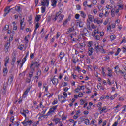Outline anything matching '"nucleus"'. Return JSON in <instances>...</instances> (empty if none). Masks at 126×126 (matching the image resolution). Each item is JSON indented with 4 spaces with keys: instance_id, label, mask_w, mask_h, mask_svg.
I'll use <instances>...</instances> for the list:
<instances>
[{
    "instance_id": "25",
    "label": "nucleus",
    "mask_w": 126,
    "mask_h": 126,
    "mask_svg": "<svg viewBox=\"0 0 126 126\" xmlns=\"http://www.w3.org/2000/svg\"><path fill=\"white\" fill-rule=\"evenodd\" d=\"M93 44V42L90 41L88 42V47H89V48H90L92 47V45Z\"/></svg>"
},
{
    "instance_id": "6",
    "label": "nucleus",
    "mask_w": 126,
    "mask_h": 126,
    "mask_svg": "<svg viewBox=\"0 0 126 126\" xmlns=\"http://www.w3.org/2000/svg\"><path fill=\"white\" fill-rule=\"evenodd\" d=\"M55 77H56V76H54L52 79L51 78V81H52L54 85H57L58 83H59V80Z\"/></svg>"
},
{
    "instance_id": "45",
    "label": "nucleus",
    "mask_w": 126,
    "mask_h": 126,
    "mask_svg": "<svg viewBox=\"0 0 126 126\" xmlns=\"http://www.w3.org/2000/svg\"><path fill=\"white\" fill-rule=\"evenodd\" d=\"M35 57L34 54L33 53H31L30 54V59L31 60H32V59H34V58Z\"/></svg>"
},
{
    "instance_id": "10",
    "label": "nucleus",
    "mask_w": 126,
    "mask_h": 126,
    "mask_svg": "<svg viewBox=\"0 0 126 126\" xmlns=\"http://www.w3.org/2000/svg\"><path fill=\"white\" fill-rule=\"evenodd\" d=\"M29 18V24H32L33 23V22H32V20H33V17L32 16V15H30V16H29L28 17Z\"/></svg>"
},
{
    "instance_id": "59",
    "label": "nucleus",
    "mask_w": 126,
    "mask_h": 126,
    "mask_svg": "<svg viewBox=\"0 0 126 126\" xmlns=\"http://www.w3.org/2000/svg\"><path fill=\"white\" fill-rule=\"evenodd\" d=\"M80 46L81 48H84V47H85V43H80Z\"/></svg>"
},
{
    "instance_id": "57",
    "label": "nucleus",
    "mask_w": 126,
    "mask_h": 126,
    "mask_svg": "<svg viewBox=\"0 0 126 126\" xmlns=\"http://www.w3.org/2000/svg\"><path fill=\"white\" fill-rule=\"evenodd\" d=\"M56 104H58V101L57 99H55L54 101L52 102V105H56Z\"/></svg>"
},
{
    "instance_id": "51",
    "label": "nucleus",
    "mask_w": 126,
    "mask_h": 126,
    "mask_svg": "<svg viewBox=\"0 0 126 126\" xmlns=\"http://www.w3.org/2000/svg\"><path fill=\"white\" fill-rule=\"evenodd\" d=\"M31 81V79L30 78H27L26 80V82L27 83H30V82Z\"/></svg>"
},
{
    "instance_id": "53",
    "label": "nucleus",
    "mask_w": 126,
    "mask_h": 126,
    "mask_svg": "<svg viewBox=\"0 0 126 126\" xmlns=\"http://www.w3.org/2000/svg\"><path fill=\"white\" fill-rule=\"evenodd\" d=\"M123 43H126V37H123V40L121 42V44H123Z\"/></svg>"
},
{
    "instance_id": "2",
    "label": "nucleus",
    "mask_w": 126,
    "mask_h": 126,
    "mask_svg": "<svg viewBox=\"0 0 126 126\" xmlns=\"http://www.w3.org/2000/svg\"><path fill=\"white\" fill-rule=\"evenodd\" d=\"M57 108H58V105L53 106L52 107L50 108L49 111L46 114V116H50V115H53L56 110H57Z\"/></svg>"
},
{
    "instance_id": "56",
    "label": "nucleus",
    "mask_w": 126,
    "mask_h": 126,
    "mask_svg": "<svg viewBox=\"0 0 126 126\" xmlns=\"http://www.w3.org/2000/svg\"><path fill=\"white\" fill-rule=\"evenodd\" d=\"M49 66H47L46 67H45V69L44 70V71H45L46 72H48L49 71Z\"/></svg>"
},
{
    "instance_id": "5",
    "label": "nucleus",
    "mask_w": 126,
    "mask_h": 126,
    "mask_svg": "<svg viewBox=\"0 0 126 126\" xmlns=\"http://www.w3.org/2000/svg\"><path fill=\"white\" fill-rule=\"evenodd\" d=\"M50 2V0H42L41 1V6H49V3Z\"/></svg>"
},
{
    "instance_id": "4",
    "label": "nucleus",
    "mask_w": 126,
    "mask_h": 126,
    "mask_svg": "<svg viewBox=\"0 0 126 126\" xmlns=\"http://www.w3.org/2000/svg\"><path fill=\"white\" fill-rule=\"evenodd\" d=\"M34 66L37 67V68H39L40 67V64H39L38 62H32V63H31V65L30 66V68H31V67H33V66Z\"/></svg>"
},
{
    "instance_id": "44",
    "label": "nucleus",
    "mask_w": 126,
    "mask_h": 126,
    "mask_svg": "<svg viewBox=\"0 0 126 126\" xmlns=\"http://www.w3.org/2000/svg\"><path fill=\"white\" fill-rule=\"evenodd\" d=\"M61 36V32H58L57 33L56 39H59V37Z\"/></svg>"
},
{
    "instance_id": "58",
    "label": "nucleus",
    "mask_w": 126,
    "mask_h": 126,
    "mask_svg": "<svg viewBox=\"0 0 126 126\" xmlns=\"http://www.w3.org/2000/svg\"><path fill=\"white\" fill-rule=\"evenodd\" d=\"M9 27V26H8V25H6V26H5V27L4 28L3 30H5V31L7 30V29H8Z\"/></svg>"
},
{
    "instance_id": "43",
    "label": "nucleus",
    "mask_w": 126,
    "mask_h": 126,
    "mask_svg": "<svg viewBox=\"0 0 126 126\" xmlns=\"http://www.w3.org/2000/svg\"><path fill=\"white\" fill-rule=\"evenodd\" d=\"M10 8V6H7L4 9V11L5 12H6L7 11V10H9Z\"/></svg>"
},
{
    "instance_id": "16",
    "label": "nucleus",
    "mask_w": 126,
    "mask_h": 126,
    "mask_svg": "<svg viewBox=\"0 0 126 126\" xmlns=\"http://www.w3.org/2000/svg\"><path fill=\"white\" fill-rule=\"evenodd\" d=\"M6 87H7L6 86L4 85L3 87V90H2V93L3 95H4L6 93Z\"/></svg>"
},
{
    "instance_id": "20",
    "label": "nucleus",
    "mask_w": 126,
    "mask_h": 126,
    "mask_svg": "<svg viewBox=\"0 0 126 126\" xmlns=\"http://www.w3.org/2000/svg\"><path fill=\"white\" fill-rule=\"evenodd\" d=\"M43 87L44 88H45L46 92H48V89L49 88V86H48V84H47V83H45V84H44Z\"/></svg>"
},
{
    "instance_id": "34",
    "label": "nucleus",
    "mask_w": 126,
    "mask_h": 126,
    "mask_svg": "<svg viewBox=\"0 0 126 126\" xmlns=\"http://www.w3.org/2000/svg\"><path fill=\"white\" fill-rule=\"evenodd\" d=\"M110 39H111V41H114V40L116 39V35H111Z\"/></svg>"
},
{
    "instance_id": "7",
    "label": "nucleus",
    "mask_w": 126,
    "mask_h": 126,
    "mask_svg": "<svg viewBox=\"0 0 126 126\" xmlns=\"http://www.w3.org/2000/svg\"><path fill=\"white\" fill-rule=\"evenodd\" d=\"M10 46V42L9 41H7V43L5 45V53H7V52H8V49H9Z\"/></svg>"
},
{
    "instance_id": "33",
    "label": "nucleus",
    "mask_w": 126,
    "mask_h": 126,
    "mask_svg": "<svg viewBox=\"0 0 126 126\" xmlns=\"http://www.w3.org/2000/svg\"><path fill=\"white\" fill-rule=\"evenodd\" d=\"M30 68H31V70L30 73H32V74H34V71H35V68H33V67H32Z\"/></svg>"
},
{
    "instance_id": "27",
    "label": "nucleus",
    "mask_w": 126,
    "mask_h": 126,
    "mask_svg": "<svg viewBox=\"0 0 126 126\" xmlns=\"http://www.w3.org/2000/svg\"><path fill=\"white\" fill-rule=\"evenodd\" d=\"M77 23L79 24V27H83V23L82 22H77Z\"/></svg>"
},
{
    "instance_id": "18",
    "label": "nucleus",
    "mask_w": 126,
    "mask_h": 126,
    "mask_svg": "<svg viewBox=\"0 0 126 126\" xmlns=\"http://www.w3.org/2000/svg\"><path fill=\"white\" fill-rule=\"evenodd\" d=\"M25 119L24 121L22 122V124H23V125L24 126H27V125H28V124H27V121L28 120V118H26V117H25Z\"/></svg>"
},
{
    "instance_id": "37",
    "label": "nucleus",
    "mask_w": 126,
    "mask_h": 126,
    "mask_svg": "<svg viewBox=\"0 0 126 126\" xmlns=\"http://www.w3.org/2000/svg\"><path fill=\"white\" fill-rule=\"evenodd\" d=\"M39 27H40V23H37L36 24L35 30H37V29H38V28H39Z\"/></svg>"
},
{
    "instance_id": "26",
    "label": "nucleus",
    "mask_w": 126,
    "mask_h": 126,
    "mask_svg": "<svg viewBox=\"0 0 126 126\" xmlns=\"http://www.w3.org/2000/svg\"><path fill=\"white\" fill-rule=\"evenodd\" d=\"M88 56H92V54H93V51L88 49Z\"/></svg>"
},
{
    "instance_id": "14",
    "label": "nucleus",
    "mask_w": 126,
    "mask_h": 126,
    "mask_svg": "<svg viewBox=\"0 0 126 126\" xmlns=\"http://www.w3.org/2000/svg\"><path fill=\"white\" fill-rule=\"evenodd\" d=\"M106 110H107V107L104 106L102 108V109L101 110V111L100 112V114H102L103 113H107V111H106Z\"/></svg>"
},
{
    "instance_id": "46",
    "label": "nucleus",
    "mask_w": 126,
    "mask_h": 126,
    "mask_svg": "<svg viewBox=\"0 0 126 126\" xmlns=\"http://www.w3.org/2000/svg\"><path fill=\"white\" fill-rule=\"evenodd\" d=\"M10 122H11L12 123H13V121H14V116H11L10 118Z\"/></svg>"
},
{
    "instance_id": "15",
    "label": "nucleus",
    "mask_w": 126,
    "mask_h": 126,
    "mask_svg": "<svg viewBox=\"0 0 126 126\" xmlns=\"http://www.w3.org/2000/svg\"><path fill=\"white\" fill-rule=\"evenodd\" d=\"M65 54L64 52H61L59 55L61 60H63Z\"/></svg>"
},
{
    "instance_id": "24",
    "label": "nucleus",
    "mask_w": 126,
    "mask_h": 126,
    "mask_svg": "<svg viewBox=\"0 0 126 126\" xmlns=\"http://www.w3.org/2000/svg\"><path fill=\"white\" fill-rule=\"evenodd\" d=\"M26 58L24 57L22 60V63H21V67H22V66H23V64H24V63H25V62H26Z\"/></svg>"
},
{
    "instance_id": "40",
    "label": "nucleus",
    "mask_w": 126,
    "mask_h": 126,
    "mask_svg": "<svg viewBox=\"0 0 126 126\" xmlns=\"http://www.w3.org/2000/svg\"><path fill=\"white\" fill-rule=\"evenodd\" d=\"M111 15L112 17H115V10H111Z\"/></svg>"
},
{
    "instance_id": "36",
    "label": "nucleus",
    "mask_w": 126,
    "mask_h": 126,
    "mask_svg": "<svg viewBox=\"0 0 126 126\" xmlns=\"http://www.w3.org/2000/svg\"><path fill=\"white\" fill-rule=\"evenodd\" d=\"M118 7H119V8L118 9H119V10H121V9H124V5H123L120 4L118 5Z\"/></svg>"
},
{
    "instance_id": "23",
    "label": "nucleus",
    "mask_w": 126,
    "mask_h": 126,
    "mask_svg": "<svg viewBox=\"0 0 126 126\" xmlns=\"http://www.w3.org/2000/svg\"><path fill=\"white\" fill-rule=\"evenodd\" d=\"M9 78L10 79V83H11V82H12L13 81V78H14L13 75L11 74V76H10ZM9 78L8 80V82L9 81Z\"/></svg>"
},
{
    "instance_id": "49",
    "label": "nucleus",
    "mask_w": 126,
    "mask_h": 126,
    "mask_svg": "<svg viewBox=\"0 0 126 126\" xmlns=\"http://www.w3.org/2000/svg\"><path fill=\"white\" fill-rule=\"evenodd\" d=\"M80 105H84V103H85V102L84 101V100L83 99H81L80 100Z\"/></svg>"
},
{
    "instance_id": "48",
    "label": "nucleus",
    "mask_w": 126,
    "mask_h": 126,
    "mask_svg": "<svg viewBox=\"0 0 126 126\" xmlns=\"http://www.w3.org/2000/svg\"><path fill=\"white\" fill-rule=\"evenodd\" d=\"M79 98H81L83 96V94L82 93H79L78 95Z\"/></svg>"
},
{
    "instance_id": "9",
    "label": "nucleus",
    "mask_w": 126,
    "mask_h": 126,
    "mask_svg": "<svg viewBox=\"0 0 126 126\" xmlns=\"http://www.w3.org/2000/svg\"><path fill=\"white\" fill-rule=\"evenodd\" d=\"M31 88L30 87H29L27 88V89L25 90V91L24 92L23 94V97H24L25 95H27V94H28V92H29V91H30V89Z\"/></svg>"
},
{
    "instance_id": "1",
    "label": "nucleus",
    "mask_w": 126,
    "mask_h": 126,
    "mask_svg": "<svg viewBox=\"0 0 126 126\" xmlns=\"http://www.w3.org/2000/svg\"><path fill=\"white\" fill-rule=\"evenodd\" d=\"M94 49L96 53H98V52H100V53H102V54H106V51H105V49L101 45L99 46L98 45L97 46H96L95 44Z\"/></svg>"
},
{
    "instance_id": "62",
    "label": "nucleus",
    "mask_w": 126,
    "mask_h": 126,
    "mask_svg": "<svg viewBox=\"0 0 126 126\" xmlns=\"http://www.w3.org/2000/svg\"><path fill=\"white\" fill-rule=\"evenodd\" d=\"M33 75H34V74H32L30 73H29V77H30V78L33 77Z\"/></svg>"
},
{
    "instance_id": "13",
    "label": "nucleus",
    "mask_w": 126,
    "mask_h": 126,
    "mask_svg": "<svg viewBox=\"0 0 126 126\" xmlns=\"http://www.w3.org/2000/svg\"><path fill=\"white\" fill-rule=\"evenodd\" d=\"M14 9L16 10V11H17V12H19L21 11V8H20V6H16L15 7H13Z\"/></svg>"
},
{
    "instance_id": "29",
    "label": "nucleus",
    "mask_w": 126,
    "mask_h": 126,
    "mask_svg": "<svg viewBox=\"0 0 126 126\" xmlns=\"http://www.w3.org/2000/svg\"><path fill=\"white\" fill-rule=\"evenodd\" d=\"M46 12V7H41V13H45Z\"/></svg>"
},
{
    "instance_id": "35",
    "label": "nucleus",
    "mask_w": 126,
    "mask_h": 126,
    "mask_svg": "<svg viewBox=\"0 0 126 126\" xmlns=\"http://www.w3.org/2000/svg\"><path fill=\"white\" fill-rule=\"evenodd\" d=\"M32 123L33 121H32V120H28L27 122V124H28L29 126H31V125H32Z\"/></svg>"
},
{
    "instance_id": "54",
    "label": "nucleus",
    "mask_w": 126,
    "mask_h": 126,
    "mask_svg": "<svg viewBox=\"0 0 126 126\" xmlns=\"http://www.w3.org/2000/svg\"><path fill=\"white\" fill-rule=\"evenodd\" d=\"M62 85H63V87L67 86V82H63L62 83Z\"/></svg>"
},
{
    "instance_id": "8",
    "label": "nucleus",
    "mask_w": 126,
    "mask_h": 126,
    "mask_svg": "<svg viewBox=\"0 0 126 126\" xmlns=\"http://www.w3.org/2000/svg\"><path fill=\"white\" fill-rule=\"evenodd\" d=\"M4 66H7V63H9V57L8 56H6L4 60Z\"/></svg>"
},
{
    "instance_id": "55",
    "label": "nucleus",
    "mask_w": 126,
    "mask_h": 126,
    "mask_svg": "<svg viewBox=\"0 0 126 126\" xmlns=\"http://www.w3.org/2000/svg\"><path fill=\"white\" fill-rule=\"evenodd\" d=\"M104 59H105V60H104V61H105L106 62H107V60H110V56H105L104 57Z\"/></svg>"
},
{
    "instance_id": "42",
    "label": "nucleus",
    "mask_w": 126,
    "mask_h": 126,
    "mask_svg": "<svg viewBox=\"0 0 126 126\" xmlns=\"http://www.w3.org/2000/svg\"><path fill=\"white\" fill-rule=\"evenodd\" d=\"M42 74V71L41 70H38L37 73V75L39 76Z\"/></svg>"
},
{
    "instance_id": "21",
    "label": "nucleus",
    "mask_w": 126,
    "mask_h": 126,
    "mask_svg": "<svg viewBox=\"0 0 126 126\" xmlns=\"http://www.w3.org/2000/svg\"><path fill=\"white\" fill-rule=\"evenodd\" d=\"M70 20V18L69 17H68V18L66 19L63 23V26H65V25H66V23H67V22H68V21Z\"/></svg>"
},
{
    "instance_id": "3",
    "label": "nucleus",
    "mask_w": 126,
    "mask_h": 126,
    "mask_svg": "<svg viewBox=\"0 0 126 126\" xmlns=\"http://www.w3.org/2000/svg\"><path fill=\"white\" fill-rule=\"evenodd\" d=\"M61 13H62V12H61V11H59L57 13H56L55 15H54V14L51 15V18L53 21H54V22H55V21H57V19H58V17H59L60 15H61Z\"/></svg>"
},
{
    "instance_id": "63",
    "label": "nucleus",
    "mask_w": 126,
    "mask_h": 126,
    "mask_svg": "<svg viewBox=\"0 0 126 126\" xmlns=\"http://www.w3.org/2000/svg\"><path fill=\"white\" fill-rule=\"evenodd\" d=\"M93 4H94V5H96V4H97V0H94L93 1Z\"/></svg>"
},
{
    "instance_id": "39",
    "label": "nucleus",
    "mask_w": 126,
    "mask_h": 126,
    "mask_svg": "<svg viewBox=\"0 0 126 126\" xmlns=\"http://www.w3.org/2000/svg\"><path fill=\"white\" fill-rule=\"evenodd\" d=\"M13 40V34H11L9 40H8V42H10V41H12Z\"/></svg>"
},
{
    "instance_id": "19",
    "label": "nucleus",
    "mask_w": 126,
    "mask_h": 126,
    "mask_svg": "<svg viewBox=\"0 0 126 126\" xmlns=\"http://www.w3.org/2000/svg\"><path fill=\"white\" fill-rule=\"evenodd\" d=\"M12 56H13V58L12 59V62L15 63V61H16V54L14 53H13Z\"/></svg>"
},
{
    "instance_id": "32",
    "label": "nucleus",
    "mask_w": 126,
    "mask_h": 126,
    "mask_svg": "<svg viewBox=\"0 0 126 126\" xmlns=\"http://www.w3.org/2000/svg\"><path fill=\"white\" fill-rule=\"evenodd\" d=\"M84 123L86 124V125H90V122H89V119H86L85 120V121H84Z\"/></svg>"
},
{
    "instance_id": "61",
    "label": "nucleus",
    "mask_w": 126,
    "mask_h": 126,
    "mask_svg": "<svg viewBox=\"0 0 126 126\" xmlns=\"http://www.w3.org/2000/svg\"><path fill=\"white\" fill-rule=\"evenodd\" d=\"M87 27H90V22L88 21V19H87Z\"/></svg>"
},
{
    "instance_id": "41",
    "label": "nucleus",
    "mask_w": 126,
    "mask_h": 126,
    "mask_svg": "<svg viewBox=\"0 0 126 126\" xmlns=\"http://www.w3.org/2000/svg\"><path fill=\"white\" fill-rule=\"evenodd\" d=\"M80 90H81V89L80 87H79V86H78V88L75 89V91H76L77 93H78V91H79Z\"/></svg>"
},
{
    "instance_id": "17",
    "label": "nucleus",
    "mask_w": 126,
    "mask_h": 126,
    "mask_svg": "<svg viewBox=\"0 0 126 126\" xmlns=\"http://www.w3.org/2000/svg\"><path fill=\"white\" fill-rule=\"evenodd\" d=\"M41 19V15H36L35 17V20L36 22H39L40 20Z\"/></svg>"
},
{
    "instance_id": "28",
    "label": "nucleus",
    "mask_w": 126,
    "mask_h": 126,
    "mask_svg": "<svg viewBox=\"0 0 126 126\" xmlns=\"http://www.w3.org/2000/svg\"><path fill=\"white\" fill-rule=\"evenodd\" d=\"M63 96H64V97L61 96V98H64H64H67V93H66V92H63Z\"/></svg>"
},
{
    "instance_id": "60",
    "label": "nucleus",
    "mask_w": 126,
    "mask_h": 126,
    "mask_svg": "<svg viewBox=\"0 0 126 126\" xmlns=\"http://www.w3.org/2000/svg\"><path fill=\"white\" fill-rule=\"evenodd\" d=\"M51 20H52V16H48V22H51Z\"/></svg>"
},
{
    "instance_id": "50",
    "label": "nucleus",
    "mask_w": 126,
    "mask_h": 126,
    "mask_svg": "<svg viewBox=\"0 0 126 126\" xmlns=\"http://www.w3.org/2000/svg\"><path fill=\"white\" fill-rule=\"evenodd\" d=\"M95 40H96V41H100V35H96L95 36Z\"/></svg>"
},
{
    "instance_id": "38",
    "label": "nucleus",
    "mask_w": 126,
    "mask_h": 126,
    "mask_svg": "<svg viewBox=\"0 0 126 126\" xmlns=\"http://www.w3.org/2000/svg\"><path fill=\"white\" fill-rule=\"evenodd\" d=\"M90 16H92L91 15H88V18H89V19L90 20V21H91L92 22V21H93V17H90Z\"/></svg>"
},
{
    "instance_id": "31",
    "label": "nucleus",
    "mask_w": 126,
    "mask_h": 126,
    "mask_svg": "<svg viewBox=\"0 0 126 126\" xmlns=\"http://www.w3.org/2000/svg\"><path fill=\"white\" fill-rule=\"evenodd\" d=\"M52 6L56 7L57 6V1L54 0L52 2Z\"/></svg>"
},
{
    "instance_id": "52",
    "label": "nucleus",
    "mask_w": 126,
    "mask_h": 126,
    "mask_svg": "<svg viewBox=\"0 0 126 126\" xmlns=\"http://www.w3.org/2000/svg\"><path fill=\"white\" fill-rule=\"evenodd\" d=\"M22 25H23V24H22V22L20 24V30H23L24 29V26H22Z\"/></svg>"
},
{
    "instance_id": "22",
    "label": "nucleus",
    "mask_w": 126,
    "mask_h": 126,
    "mask_svg": "<svg viewBox=\"0 0 126 126\" xmlns=\"http://www.w3.org/2000/svg\"><path fill=\"white\" fill-rule=\"evenodd\" d=\"M80 12L81 16H82L83 18H85V17H86V14L84 13V12L81 11Z\"/></svg>"
},
{
    "instance_id": "11",
    "label": "nucleus",
    "mask_w": 126,
    "mask_h": 126,
    "mask_svg": "<svg viewBox=\"0 0 126 126\" xmlns=\"http://www.w3.org/2000/svg\"><path fill=\"white\" fill-rule=\"evenodd\" d=\"M59 21L58 22H62L63 21V17H64V15L60 14V15L59 16Z\"/></svg>"
},
{
    "instance_id": "30",
    "label": "nucleus",
    "mask_w": 126,
    "mask_h": 126,
    "mask_svg": "<svg viewBox=\"0 0 126 126\" xmlns=\"http://www.w3.org/2000/svg\"><path fill=\"white\" fill-rule=\"evenodd\" d=\"M7 72H8L7 68H4L3 70V73H4V74H7Z\"/></svg>"
},
{
    "instance_id": "47",
    "label": "nucleus",
    "mask_w": 126,
    "mask_h": 126,
    "mask_svg": "<svg viewBox=\"0 0 126 126\" xmlns=\"http://www.w3.org/2000/svg\"><path fill=\"white\" fill-rule=\"evenodd\" d=\"M80 16V15H79V14H76L75 15V18L76 19H79V17Z\"/></svg>"
},
{
    "instance_id": "12",
    "label": "nucleus",
    "mask_w": 126,
    "mask_h": 126,
    "mask_svg": "<svg viewBox=\"0 0 126 126\" xmlns=\"http://www.w3.org/2000/svg\"><path fill=\"white\" fill-rule=\"evenodd\" d=\"M52 121L53 122H55V125H57L58 124V123H59L60 121H61V119L60 118H54L52 120Z\"/></svg>"
},
{
    "instance_id": "64",
    "label": "nucleus",
    "mask_w": 126,
    "mask_h": 126,
    "mask_svg": "<svg viewBox=\"0 0 126 126\" xmlns=\"http://www.w3.org/2000/svg\"><path fill=\"white\" fill-rule=\"evenodd\" d=\"M123 53H126V48L125 47H124L123 48Z\"/></svg>"
}]
</instances>
